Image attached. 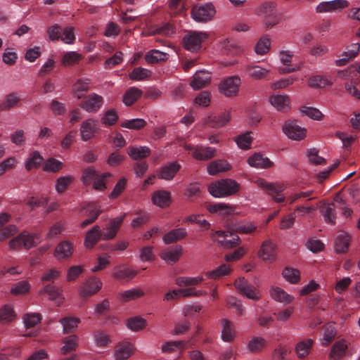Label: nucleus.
<instances>
[{"label":"nucleus","instance_id":"obj_23","mask_svg":"<svg viewBox=\"0 0 360 360\" xmlns=\"http://www.w3.org/2000/svg\"><path fill=\"white\" fill-rule=\"evenodd\" d=\"M221 338L225 342H232L237 335L234 323L226 319L221 320Z\"/></svg>","mask_w":360,"mask_h":360},{"label":"nucleus","instance_id":"obj_41","mask_svg":"<svg viewBox=\"0 0 360 360\" xmlns=\"http://www.w3.org/2000/svg\"><path fill=\"white\" fill-rule=\"evenodd\" d=\"M232 269L230 265L223 264L215 269L206 271L205 275L207 278L217 280L221 278L224 276L229 275Z\"/></svg>","mask_w":360,"mask_h":360},{"label":"nucleus","instance_id":"obj_64","mask_svg":"<svg viewBox=\"0 0 360 360\" xmlns=\"http://www.w3.org/2000/svg\"><path fill=\"white\" fill-rule=\"evenodd\" d=\"M276 4L274 2H265L257 8V14L262 18L275 14Z\"/></svg>","mask_w":360,"mask_h":360},{"label":"nucleus","instance_id":"obj_51","mask_svg":"<svg viewBox=\"0 0 360 360\" xmlns=\"http://www.w3.org/2000/svg\"><path fill=\"white\" fill-rule=\"evenodd\" d=\"M205 280L202 275H199L195 277L182 276L176 279V284L179 287H187L198 285Z\"/></svg>","mask_w":360,"mask_h":360},{"label":"nucleus","instance_id":"obj_26","mask_svg":"<svg viewBox=\"0 0 360 360\" xmlns=\"http://www.w3.org/2000/svg\"><path fill=\"white\" fill-rule=\"evenodd\" d=\"M348 344L345 340H340L335 342L329 352V360H340L346 354Z\"/></svg>","mask_w":360,"mask_h":360},{"label":"nucleus","instance_id":"obj_6","mask_svg":"<svg viewBox=\"0 0 360 360\" xmlns=\"http://www.w3.org/2000/svg\"><path fill=\"white\" fill-rule=\"evenodd\" d=\"M235 287L237 290L244 297L253 301H257L261 298L259 290L252 285L244 278H239L235 282Z\"/></svg>","mask_w":360,"mask_h":360},{"label":"nucleus","instance_id":"obj_58","mask_svg":"<svg viewBox=\"0 0 360 360\" xmlns=\"http://www.w3.org/2000/svg\"><path fill=\"white\" fill-rule=\"evenodd\" d=\"M296 80L297 77L293 75L287 77H282L271 83L270 87L272 90L285 89L292 85Z\"/></svg>","mask_w":360,"mask_h":360},{"label":"nucleus","instance_id":"obj_15","mask_svg":"<svg viewBox=\"0 0 360 360\" xmlns=\"http://www.w3.org/2000/svg\"><path fill=\"white\" fill-rule=\"evenodd\" d=\"M103 103V97L95 93H92L82 102L81 107L86 112L93 113L98 111L102 107Z\"/></svg>","mask_w":360,"mask_h":360},{"label":"nucleus","instance_id":"obj_34","mask_svg":"<svg viewBox=\"0 0 360 360\" xmlns=\"http://www.w3.org/2000/svg\"><path fill=\"white\" fill-rule=\"evenodd\" d=\"M271 297L276 302L282 303L283 304H288L293 302L294 297L283 289L279 287H272L270 289Z\"/></svg>","mask_w":360,"mask_h":360},{"label":"nucleus","instance_id":"obj_57","mask_svg":"<svg viewBox=\"0 0 360 360\" xmlns=\"http://www.w3.org/2000/svg\"><path fill=\"white\" fill-rule=\"evenodd\" d=\"M31 285L28 281H21L13 284L11 288V293L13 295H22L29 293Z\"/></svg>","mask_w":360,"mask_h":360},{"label":"nucleus","instance_id":"obj_47","mask_svg":"<svg viewBox=\"0 0 360 360\" xmlns=\"http://www.w3.org/2000/svg\"><path fill=\"white\" fill-rule=\"evenodd\" d=\"M271 49V39L268 36L261 37L255 44L254 51L257 55L265 56Z\"/></svg>","mask_w":360,"mask_h":360},{"label":"nucleus","instance_id":"obj_44","mask_svg":"<svg viewBox=\"0 0 360 360\" xmlns=\"http://www.w3.org/2000/svg\"><path fill=\"white\" fill-rule=\"evenodd\" d=\"M80 322L81 319L75 316H67L60 320L63 326V332L65 334L70 333L76 330Z\"/></svg>","mask_w":360,"mask_h":360},{"label":"nucleus","instance_id":"obj_2","mask_svg":"<svg viewBox=\"0 0 360 360\" xmlns=\"http://www.w3.org/2000/svg\"><path fill=\"white\" fill-rule=\"evenodd\" d=\"M240 84L241 79L239 76L227 77L219 83V91L225 97H234L238 95Z\"/></svg>","mask_w":360,"mask_h":360},{"label":"nucleus","instance_id":"obj_7","mask_svg":"<svg viewBox=\"0 0 360 360\" xmlns=\"http://www.w3.org/2000/svg\"><path fill=\"white\" fill-rule=\"evenodd\" d=\"M233 234L229 231H216L211 234V238L224 248L230 249L240 245L241 240L238 236H234L231 240L227 239Z\"/></svg>","mask_w":360,"mask_h":360},{"label":"nucleus","instance_id":"obj_48","mask_svg":"<svg viewBox=\"0 0 360 360\" xmlns=\"http://www.w3.org/2000/svg\"><path fill=\"white\" fill-rule=\"evenodd\" d=\"M142 91L135 86L129 88L124 94L122 101L127 106L134 103L142 95Z\"/></svg>","mask_w":360,"mask_h":360},{"label":"nucleus","instance_id":"obj_40","mask_svg":"<svg viewBox=\"0 0 360 360\" xmlns=\"http://www.w3.org/2000/svg\"><path fill=\"white\" fill-rule=\"evenodd\" d=\"M266 345V340L260 336L252 337L248 342L247 349L254 354H258L263 351Z\"/></svg>","mask_w":360,"mask_h":360},{"label":"nucleus","instance_id":"obj_56","mask_svg":"<svg viewBox=\"0 0 360 360\" xmlns=\"http://www.w3.org/2000/svg\"><path fill=\"white\" fill-rule=\"evenodd\" d=\"M283 278L291 284H296L300 280V274L298 269L285 267L282 271Z\"/></svg>","mask_w":360,"mask_h":360},{"label":"nucleus","instance_id":"obj_43","mask_svg":"<svg viewBox=\"0 0 360 360\" xmlns=\"http://www.w3.org/2000/svg\"><path fill=\"white\" fill-rule=\"evenodd\" d=\"M320 211L326 223L334 224L335 222V205L334 203H324L320 207Z\"/></svg>","mask_w":360,"mask_h":360},{"label":"nucleus","instance_id":"obj_1","mask_svg":"<svg viewBox=\"0 0 360 360\" xmlns=\"http://www.w3.org/2000/svg\"><path fill=\"white\" fill-rule=\"evenodd\" d=\"M207 190L214 198H226L236 193L240 190V184L235 180L224 179L211 183Z\"/></svg>","mask_w":360,"mask_h":360},{"label":"nucleus","instance_id":"obj_29","mask_svg":"<svg viewBox=\"0 0 360 360\" xmlns=\"http://www.w3.org/2000/svg\"><path fill=\"white\" fill-rule=\"evenodd\" d=\"M102 238V231L98 226H94L89 230L84 240V245L88 249H91Z\"/></svg>","mask_w":360,"mask_h":360},{"label":"nucleus","instance_id":"obj_22","mask_svg":"<svg viewBox=\"0 0 360 360\" xmlns=\"http://www.w3.org/2000/svg\"><path fill=\"white\" fill-rule=\"evenodd\" d=\"M231 117V112L225 110L219 115H209L205 120V123L212 128H221L229 122Z\"/></svg>","mask_w":360,"mask_h":360},{"label":"nucleus","instance_id":"obj_33","mask_svg":"<svg viewBox=\"0 0 360 360\" xmlns=\"http://www.w3.org/2000/svg\"><path fill=\"white\" fill-rule=\"evenodd\" d=\"M21 101L20 93L13 92L7 94L4 98L0 102V110L6 111L11 108H15Z\"/></svg>","mask_w":360,"mask_h":360},{"label":"nucleus","instance_id":"obj_61","mask_svg":"<svg viewBox=\"0 0 360 360\" xmlns=\"http://www.w3.org/2000/svg\"><path fill=\"white\" fill-rule=\"evenodd\" d=\"M43 161L42 156L37 151L31 153L25 162V169L27 171L38 167Z\"/></svg>","mask_w":360,"mask_h":360},{"label":"nucleus","instance_id":"obj_13","mask_svg":"<svg viewBox=\"0 0 360 360\" xmlns=\"http://www.w3.org/2000/svg\"><path fill=\"white\" fill-rule=\"evenodd\" d=\"M98 121L90 118L82 122L79 129L80 136L82 141H86L94 138L98 131Z\"/></svg>","mask_w":360,"mask_h":360},{"label":"nucleus","instance_id":"obj_25","mask_svg":"<svg viewBox=\"0 0 360 360\" xmlns=\"http://www.w3.org/2000/svg\"><path fill=\"white\" fill-rule=\"evenodd\" d=\"M236 205L224 202H218L207 206V210L209 212L224 217L229 216L233 214L236 211Z\"/></svg>","mask_w":360,"mask_h":360},{"label":"nucleus","instance_id":"obj_20","mask_svg":"<svg viewBox=\"0 0 360 360\" xmlns=\"http://www.w3.org/2000/svg\"><path fill=\"white\" fill-rule=\"evenodd\" d=\"M269 101L278 111L284 112L290 108V98L285 94H273L269 97Z\"/></svg>","mask_w":360,"mask_h":360},{"label":"nucleus","instance_id":"obj_60","mask_svg":"<svg viewBox=\"0 0 360 360\" xmlns=\"http://www.w3.org/2000/svg\"><path fill=\"white\" fill-rule=\"evenodd\" d=\"M82 58V56L76 51H68L64 53L61 64L64 66H72L77 64Z\"/></svg>","mask_w":360,"mask_h":360},{"label":"nucleus","instance_id":"obj_55","mask_svg":"<svg viewBox=\"0 0 360 360\" xmlns=\"http://www.w3.org/2000/svg\"><path fill=\"white\" fill-rule=\"evenodd\" d=\"M136 275V272L125 266L115 267L112 272V276L118 280H122L128 278H133Z\"/></svg>","mask_w":360,"mask_h":360},{"label":"nucleus","instance_id":"obj_32","mask_svg":"<svg viewBox=\"0 0 360 360\" xmlns=\"http://www.w3.org/2000/svg\"><path fill=\"white\" fill-rule=\"evenodd\" d=\"M350 240L351 236L348 233L344 231H339L334 242L335 252L342 253L347 251Z\"/></svg>","mask_w":360,"mask_h":360},{"label":"nucleus","instance_id":"obj_49","mask_svg":"<svg viewBox=\"0 0 360 360\" xmlns=\"http://www.w3.org/2000/svg\"><path fill=\"white\" fill-rule=\"evenodd\" d=\"M75 178L72 175H65L58 177L55 182L54 188L57 193H64L73 182Z\"/></svg>","mask_w":360,"mask_h":360},{"label":"nucleus","instance_id":"obj_19","mask_svg":"<svg viewBox=\"0 0 360 360\" xmlns=\"http://www.w3.org/2000/svg\"><path fill=\"white\" fill-rule=\"evenodd\" d=\"M183 253V248L180 245L162 250L160 253V258L167 264L177 262Z\"/></svg>","mask_w":360,"mask_h":360},{"label":"nucleus","instance_id":"obj_46","mask_svg":"<svg viewBox=\"0 0 360 360\" xmlns=\"http://www.w3.org/2000/svg\"><path fill=\"white\" fill-rule=\"evenodd\" d=\"M79 338L76 335H70L63 340V345L60 347V352L66 354L75 351L79 346Z\"/></svg>","mask_w":360,"mask_h":360},{"label":"nucleus","instance_id":"obj_11","mask_svg":"<svg viewBox=\"0 0 360 360\" xmlns=\"http://www.w3.org/2000/svg\"><path fill=\"white\" fill-rule=\"evenodd\" d=\"M258 257L266 262H274L276 260V245L270 240H264L258 251Z\"/></svg>","mask_w":360,"mask_h":360},{"label":"nucleus","instance_id":"obj_42","mask_svg":"<svg viewBox=\"0 0 360 360\" xmlns=\"http://www.w3.org/2000/svg\"><path fill=\"white\" fill-rule=\"evenodd\" d=\"M65 230V222L58 221L53 224L47 230L45 234L46 240H51L56 238Z\"/></svg>","mask_w":360,"mask_h":360},{"label":"nucleus","instance_id":"obj_53","mask_svg":"<svg viewBox=\"0 0 360 360\" xmlns=\"http://www.w3.org/2000/svg\"><path fill=\"white\" fill-rule=\"evenodd\" d=\"M63 167V162L55 159L49 158L45 160L42 169L46 172L57 173Z\"/></svg>","mask_w":360,"mask_h":360},{"label":"nucleus","instance_id":"obj_37","mask_svg":"<svg viewBox=\"0 0 360 360\" xmlns=\"http://www.w3.org/2000/svg\"><path fill=\"white\" fill-rule=\"evenodd\" d=\"M187 236V231L184 228L172 229L162 237L165 244H170L184 239Z\"/></svg>","mask_w":360,"mask_h":360},{"label":"nucleus","instance_id":"obj_10","mask_svg":"<svg viewBox=\"0 0 360 360\" xmlns=\"http://www.w3.org/2000/svg\"><path fill=\"white\" fill-rule=\"evenodd\" d=\"M39 295H48V299L58 307L62 305L65 300L63 294V290L51 284L46 285L41 288L39 290Z\"/></svg>","mask_w":360,"mask_h":360},{"label":"nucleus","instance_id":"obj_16","mask_svg":"<svg viewBox=\"0 0 360 360\" xmlns=\"http://www.w3.org/2000/svg\"><path fill=\"white\" fill-rule=\"evenodd\" d=\"M348 6L346 0H333L321 2L316 6V11L318 13H332L340 11Z\"/></svg>","mask_w":360,"mask_h":360},{"label":"nucleus","instance_id":"obj_54","mask_svg":"<svg viewBox=\"0 0 360 360\" xmlns=\"http://www.w3.org/2000/svg\"><path fill=\"white\" fill-rule=\"evenodd\" d=\"M336 329L333 324L328 323L325 326L323 337L321 338V344L323 346H328L335 338Z\"/></svg>","mask_w":360,"mask_h":360},{"label":"nucleus","instance_id":"obj_35","mask_svg":"<svg viewBox=\"0 0 360 360\" xmlns=\"http://www.w3.org/2000/svg\"><path fill=\"white\" fill-rule=\"evenodd\" d=\"M151 199L155 205L162 208L167 207L171 202V193L167 191L159 190L153 193Z\"/></svg>","mask_w":360,"mask_h":360},{"label":"nucleus","instance_id":"obj_14","mask_svg":"<svg viewBox=\"0 0 360 360\" xmlns=\"http://www.w3.org/2000/svg\"><path fill=\"white\" fill-rule=\"evenodd\" d=\"M41 317L39 313H27L23 316V323L26 328L24 336L32 337L38 334V330L35 326L41 321Z\"/></svg>","mask_w":360,"mask_h":360},{"label":"nucleus","instance_id":"obj_3","mask_svg":"<svg viewBox=\"0 0 360 360\" xmlns=\"http://www.w3.org/2000/svg\"><path fill=\"white\" fill-rule=\"evenodd\" d=\"M103 283L96 276H91L84 281L79 288L78 295L82 298L90 297L97 294L102 288Z\"/></svg>","mask_w":360,"mask_h":360},{"label":"nucleus","instance_id":"obj_12","mask_svg":"<svg viewBox=\"0 0 360 360\" xmlns=\"http://www.w3.org/2000/svg\"><path fill=\"white\" fill-rule=\"evenodd\" d=\"M271 72L270 68L255 63H249L245 67V72L253 80L266 79Z\"/></svg>","mask_w":360,"mask_h":360},{"label":"nucleus","instance_id":"obj_5","mask_svg":"<svg viewBox=\"0 0 360 360\" xmlns=\"http://www.w3.org/2000/svg\"><path fill=\"white\" fill-rule=\"evenodd\" d=\"M215 8L212 4H205L193 6L191 16L196 22H205L210 20L215 15Z\"/></svg>","mask_w":360,"mask_h":360},{"label":"nucleus","instance_id":"obj_18","mask_svg":"<svg viewBox=\"0 0 360 360\" xmlns=\"http://www.w3.org/2000/svg\"><path fill=\"white\" fill-rule=\"evenodd\" d=\"M136 351L135 346L129 342H122L118 344L113 352L115 360H127Z\"/></svg>","mask_w":360,"mask_h":360},{"label":"nucleus","instance_id":"obj_17","mask_svg":"<svg viewBox=\"0 0 360 360\" xmlns=\"http://www.w3.org/2000/svg\"><path fill=\"white\" fill-rule=\"evenodd\" d=\"M125 217L126 214L124 213L115 218L111 219L109 225L105 229V231L102 233V239L105 240L113 239L117 236Z\"/></svg>","mask_w":360,"mask_h":360},{"label":"nucleus","instance_id":"obj_52","mask_svg":"<svg viewBox=\"0 0 360 360\" xmlns=\"http://www.w3.org/2000/svg\"><path fill=\"white\" fill-rule=\"evenodd\" d=\"M127 327L134 332H138L143 330L147 326V321L145 319L140 316H134L127 320Z\"/></svg>","mask_w":360,"mask_h":360},{"label":"nucleus","instance_id":"obj_31","mask_svg":"<svg viewBox=\"0 0 360 360\" xmlns=\"http://www.w3.org/2000/svg\"><path fill=\"white\" fill-rule=\"evenodd\" d=\"M231 168L230 164L225 160H217L211 162L207 165V172L210 175L215 176L219 173L225 172Z\"/></svg>","mask_w":360,"mask_h":360},{"label":"nucleus","instance_id":"obj_8","mask_svg":"<svg viewBox=\"0 0 360 360\" xmlns=\"http://www.w3.org/2000/svg\"><path fill=\"white\" fill-rule=\"evenodd\" d=\"M282 130L288 138L294 141H301L307 134V129L300 126L297 121L286 122Z\"/></svg>","mask_w":360,"mask_h":360},{"label":"nucleus","instance_id":"obj_27","mask_svg":"<svg viewBox=\"0 0 360 360\" xmlns=\"http://www.w3.org/2000/svg\"><path fill=\"white\" fill-rule=\"evenodd\" d=\"M210 80L211 76L209 72L200 70L195 73L190 85L194 90H198L207 86Z\"/></svg>","mask_w":360,"mask_h":360},{"label":"nucleus","instance_id":"obj_28","mask_svg":"<svg viewBox=\"0 0 360 360\" xmlns=\"http://www.w3.org/2000/svg\"><path fill=\"white\" fill-rule=\"evenodd\" d=\"M314 340L312 338H305L298 341L295 346V352L299 359L307 357L314 345Z\"/></svg>","mask_w":360,"mask_h":360},{"label":"nucleus","instance_id":"obj_50","mask_svg":"<svg viewBox=\"0 0 360 360\" xmlns=\"http://www.w3.org/2000/svg\"><path fill=\"white\" fill-rule=\"evenodd\" d=\"M90 80L89 79H79L73 86V95L77 98H81L84 94L89 89Z\"/></svg>","mask_w":360,"mask_h":360},{"label":"nucleus","instance_id":"obj_59","mask_svg":"<svg viewBox=\"0 0 360 360\" xmlns=\"http://www.w3.org/2000/svg\"><path fill=\"white\" fill-rule=\"evenodd\" d=\"M278 60L282 66L278 68H286L292 65V61L294 56L292 51L289 49H281L278 52Z\"/></svg>","mask_w":360,"mask_h":360},{"label":"nucleus","instance_id":"obj_39","mask_svg":"<svg viewBox=\"0 0 360 360\" xmlns=\"http://www.w3.org/2000/svg\"><path fill=\"white\" fill-rule=\"evenodd\" d=\"M150 153V149L148 146H130L127 148V154L132 160L146 158Z\"/></svg>","mask_w":360,"mask_h":360},{"label":"nucleus","instance_id":"obj_4","mask_svg":"<svg viewBox=\"0 0 360 360\" xmlns=\"http://www.w3.org/2000/svg\"><path fill=\"white\" fill-rule=\"evenodd\" d=\"M184 148L188 150L193 158L200 161H207L216 155L217 150L213 147L186 144Z\"/></svg>","mask_w":360,"mask_h":360},{"label":"nucleus","instance_id":"obj_38","mask_svg":"<svg viewBox=\"0 0 360 360\" xmlns=\"http://www.w3.org/2000/svg\"><path fill=\"white\" fill-rule=\"evenodd\" d=\"M143 295L144 292L141 288H134L120 291L117 295V298L120 302H127L138 299Z\"/></svg>","mask_w":360,"mask_h":360},{"label":"nucleus","instance_id":"obj_9","mask_svg":"<svg viewBox=\"0 0 360 360\" xmlns=\"http://www.w3.org/2000/svg\"><path fill=\"white\" fill-rule=\"evenodd\" d=\"M208 37V34L203 32H193L185 36L184 44L186 49L196 51L200 49L201 44Z\"/></svg>","mask_w":360,"mask_h":360},{"label":"nucleus","instance_id":"obj_30","mask_svg":"<svg viewBox=\"0 0 360 360\" xmlns=\"http://www.w3.org/2000/svg\"><path fill=\"white\" fill-rule=\"evenodd\" d=\"M180 168L181 165L177 162L168 163L160 169L158 176L167 181L172 180Z\"/></svg>","mask_w":360,"mask_h":360},{"label":"nucleus","instance_id":"obj_45","mask_svg":"<svg viewBox=\"0 0 360 360\" xmlns=\"http://www.w3.org/2000/svg\"><path fill=\"white\" fill-rule=\"evenodd\" d=\"M285 189V186L282 183H273L268 190V194L276 202H282L285 200V196L282 192Z\"/></svg>","mask_w":360,"mask_h":360},{"label":"nucleus","instance_id":"obj_36","mask_svg":"<svg viewBox=\"0 0 360 360\" xmlns=\"http://www.w3.org/2000/svg\"><path fill=\"white\" fill-rule=\"evenodd\" d=\"M333 83V79L330 77L323 75H314L309 78L308 86L314 89H322L331 86Z\"/></svg>","mask_w":360,"mask_h":360},{"label":"nucleus","instance_id":"obj_63","mask_svg":"<svg viewBox=\"0 0 360 360\" xmlns=\"http://www.w3.org/2000/svg\"><path fill=\"white\" fill-rule=\"evenodd\" d=\"M15 314L11 305H4L0 308V323H9L13 321Z\"/></svg>","mask_w":360,"mask_h":360},{"label":"nucleus","instance_id":"obj_24","mask_svg":"<svg viewBox=\"0 0 360 360\" xmlns=\"http://www.w3.org/2000/svg\"><path fill=\"white\" fill-rule=\"evenodd\" d=\"M73 252V244L69 240H63L56 247L53 255L58 260L68 259L72 255Z\"/></svg>","mask_w":360,"mask_h":360},{"label":"nucleus","instance_id":"obj_62","mask_svg":"<svg viewBox=\"0 0 360 360\" xmlns=\"http://www.w3.org/2000/svg\"><path fill=\"white\" fill-rule=\"evenodd\" d=\"M252 140L250 132L241 134L234 139L238 147L242 150L250 148Z\"/></svg>","mask_w":360,"mask_h":360},{"label":"nucleus","instance_id":"obj_21","mask_svg":"<svg viewBox=\"0 0 360 360\" xmlns=\"http://www.w3.org/2000/svg\"><path fill=\"white\" fill-rule=\"evenodd\" d=\"M247 163L250 167L256 169H268L274 166L273 162L259 153H255L250 156L247 159Z\"/></svg>","mask_w":360,"mask_h":360}]
</instances>
